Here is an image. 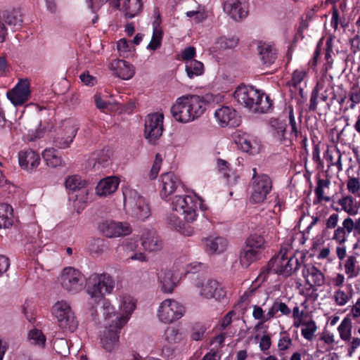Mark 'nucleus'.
Listing matches in <instances>:
<instances>
[{"mask_svg": "<svg viewBox=\"0 0 360 360\" xmlns=\"http://www.w3.org/2000/svg\"><path fill=\"white\" fill-rule=\"evenodd\" d=\"M200 205V200L194 196H174L172 202V212L167 217L168 224L174 229L181 231L184 227V222L191 223L197 219Z\"/></svg>", "mask_w": 360, "mask_h": 360, "instance_id": "1", "label": "nucleus"}, {"mask_svg": "<svg viewBox=\"0 0 360 360\" xmlns=\"http://www.w3.org/2000/svg\"><path fill=\"white\" fill-rule=\"evenodd\" d=\"M206 109V101L198 95H186L178 98L170 112L174 119L181 123H188L201 117Z\"/></svg>", "mask_w": 360, "mask_h": 360, "instance_id": "2", "label": "nucleus"}, {"mask_svg": "<svg viewBox=\"0 0 360 360\" xmlns=\"http://www.w3.org/2000/svg\"><path fill=\"white\" fill-rule=\"evenodd\" d=\"M233 96L240 105L252 112L266 113L272 108L269 97L252 86H239L234 91Z\"/></svg>", "mask_w": 360, "mask_h": 360, "instance_id": "3", "label": "nucleus"}, {"mask_svg": "<svg viewBox=\"0 0 360 360\" xmlns=\"http://www.w3.org/2000/svg\"><path fill=\"white\" fill-rule=\"evenodd\" d=\"M300 266L299 259L295 256H288L286 250H281L276 255L270 259L266 270L262 271L259 277L265 280L266 275L269 273L288 276L295 272Z\"/></svg>", "mask_w": 360, "mask_h": 360, "instance_id": "4", "label": "nucleus"}, {"mask_svg": "<svg viewBox=\"0 0 360 360\" xmlns=\"http://www.w3.org/2000/svg\"><path fill=\"white\" fill-rule=\"evenodd\" d=\"M115 281L109 274H94L88 280L86 293L96 302L103 300L105 295L111 294L115 288Z\"/></svg>", "mask_w": 360, "mask_h": 360, "instance_id": "5", "label": "nucleus"}, {"mask_svg": "<svg viewBox=\"0 0 360 360\" xmlns=\"http://www.w3.org/2000/svg\"><path fill=\"white\" fill-rule=\"evenodd\" d=\"M107 311L112 309L107 304ZM108 312L103 316L102 325L103 330L100 332V340L102 347L108 352H112L117 350L120 345V332L123 326L114 322L112 319H109Z\"/></svg>", "mask_w": 360, "mask_h": 360, "instance_id": "6", "label": "nucleus"}, {"mask_svg": "<svg viewBox=\"0 0 360 360\" xmlns=\"http://www.w3.org/2000/svg\"><path fill=\"white\" fill-rule=\"evenodd\" d=\"M107 304L112 308L108 311L109 319H112L114 322L122 326H124L127 323L136 308V302L129 295L120 296L119 314L116 313L114 306L109 300H104L102 305L103 316H105Z\"/></svg>", "mask_w": 360, "mask_h": 360, "instance_id": "7", "label": "nucleus"}, {"mask_svg": "<svg viewBox=\"0 0 360 360\" xmlns=\"http://www.w3.org/2000/svg\"><path fill=\"white\" fill-rule=\"evenodd\" d=\"M124 204L131 210V214L141 220L148 219L150 209L146 199L135 190L127 189L123 192Z\"/></svg>", "mask_w": 360, "mask_h": 360, "instance_id": "8", "label": "nucleus"}, {"mask_svg": "<svg viewBox=\"0 0 360 360\" xmlns=\"http://www.w3.org/2000/svg\"><path fill=\"white\" fill-rule=\"evenodd\" d=\"M196 292L202 299L223 300L226 296L224 286L217 281L205 278H197L194 283Z\"/></svg>", "mask_w": 360, "mask_h": 360, "instance_id": "9", "label": "nucleus"}, {"mask_svg": "<svg viewBox=\"0 0 360 360\" xmlns=\"http://www.w3.org/2000/svg\"><path fill=\"white\" fill-rule=\"evenodd\" d=\"M185 313V307L174 299H165L157 310L158 320L164 323H172L180 319Z\"/></svg>", "mask_w": 360, "mask_h": 360, "instance_id": "10", "label": "nucleus"}, {"mask_svg": "<svg viewBox=\"0 0 360 360\" xmlns=\"http://www.w3.org/2000/svg\"><path fill=\"white\" fill-rule=\"evenodd\" d=\"M53 314L57 319L59 327L70 332H74L78 326L74 312L65 301H58L52 307Z\"/></svg>", "mask_w": 360, "mask_h": 360, "instance_id": "11", "label": "nucleus"}, {"mask_svg": "<svg viewBox=\"0 0 360 360\" xmlns=\"http://www.w3.org/2000/svg\"><path fill=\"white\" fill-rule=\"evenodd\" d=\"M302 275L309 287L306 290H300V293L306 297L309 295L311 290L316 291V288L321 287L325 284L324 274L312 264H307L303 266Z\"/></svg>", "mask_w": 360, "mask_h": 360, "instance_id": "12", "label": "nucleus"}, {"mask_svg": "<svg viewBox=\"0 0 360 360\" xmlns=\"http://www.w3.org/2000/svg\"><path fill=\"white\" fill-rule=\"evenodd\" d=\"M60 283L66 291L77 293L83 288V276L78 270L72 267H66L60 274Z\"/></svg>", "mask_w": 360, "mask_h": 360, "instance_id": "13", "label": "nucleus"}, {"mask_svg": "<svg viewBox=\"0 0 360 360\" xmlns=\"http://www.w3.org/2000/svg\"><path fill=\"white\" fill-rule=\"evenodd\" d=\"M272 189V181L266 174H259L252 181L250 201L253 203L263 202Z\"/></svg>", "mask_w": 360, "mask_h": 360, "instance_id": "14", "label": "nucleus"}, {"mask_svg": "<svg viewBox=\"0 0 360 360\" xmlns=\"http://www.w3.org/2000/svg\"><path fill=\"white\" fill-rule=\"evenodd\" d=\"M163 114L155 112L146 116L145 120L144 137L154 143L162 134Z\"/></svg>", "mask_w": 360, "mask_h": 360, "instance_id": "15", "label": "nucleus"}, {"mask_svg": "<svg viewBox=\"0 0 360 360\" xmlns=\"http://www.w3.org/2000/svg\"><path fill=\"white\" fill-rule=\"evenodd\" d=\"M98 229L108 238L125 236L132 232V228L129 223L110 220L101 223Z\"/></svg>", "mask_w": 360, "mask_h": 360, "instance_id": "16", "label": "nucleus"}, {"mask_svg": "<svg viewBox=\"0 0 360 360\" xmlns=\"http://www.w3.org/2000/svg\"><path fill=\"white\" fill-rule=\"evenodd\" d=\"M63 133L54 139V146L59 149L70 148L75 139L79 127L76 122L72 120H65L63 124Z\"/></svg>", "mask_w": 360, "mask_h": 360, "instance_id": "17", "label": "nucleus"}, {"mask_svg": "<svg viewBox=\"0 0 360 360\" xmlns=\"http://www.w3.org/2000/svg\"><path fill=\"white\" fill-rule=\"evenodd\" d=\"M31 95L30 82L27 79H20L18 84L6 93L8 100L14 105H22L27 102Z\"/></svg>", "mask_w": 360, "mask_h": 360, "instance_id": "18", "label": "nucleus"}, {"mask_svg": "<svg viewBox=\"0 0 360 360\" xmlns=\"http://www.w3.org/2000/svg\"><path fill=\"white\" fill-rule=\"evenodd\" d=\"M235 142L242 150L250 155L258 154L262 150L260 140L246 133H238L235 136Z\"/></svg>", "mask_w": 360, "mask_h": 360, "instance_id": "19", "label": "nucleus"}, {"mask_svg": "<svg viewBox=\"0 0 360 360\" xmlns=\"http://www.w3.org/2000/svg\"><path fill=\"white\" fill-rule=\"evenodd\" d=\"M18 163L21 169L32 172L40 165L39 155L32 149L20 150L18 154Z\"/></svg>", "mask_w": 360, "mask_h": 360, "instance_id": "20", "label": "nucleus"}, {"mask_svg": "<svg viewBox=\"0 0 360 360\" xmlns=\"http://www.w3.org/2000/svg\"><path fill=\"white\" fill-rule=\"evenodd\" d=\"M217 122L222 127L238 125L239 120L236 110L229 106H222L214 112Z\"/></svg>", "mask_w": 360, "mask_h": 360, "instance_id": "21", "label": "nucleus"}, {"mask_svg": "<svg viewBox=\"0 0 360 360\" xmlns=\"http://www.w3.org/2000/svg\"><path fill=\"white\" fill-rule=\"evenodd\" d=\"M223 10L235 20L245 18L248 15L246 3L243 0H227L223 4Z\"/></svg>", "mask_w": 360, "mask_h": 360, "instance_id": "22", "label": "nucleus"}, {"mask_svg": "<svg viewBox=\"0 0 360 360\" xmlns=\"http://www.w3.org/2000/svg\"><path fill=\"white\" fill-rule=\"evenodd\" d=\"M109 68L113 75L125 80L131 79L135 73L134 66L124 60L115 59L112 60Z\"/></svg>", "mask_w": 360, "mask_h": 360, "instance_id": "23", "label": "nucleus"}, {"mask_svg": "<svg viewBox=\"0 0 360 360\" xmlns=\"http://www.w3.org/2000/svg\"><path fill=\"white\" fill-rule=\"evenodd\" d=\"M141 245L146 251L158 252L162 249L163 243L153 230H145L141 237Z\"/></svg>", "mask_w": 360, "mask_h": 360, "instance_id": "24", "label": "nucleus"}, {"mask_svg": "<svg viewBox=\"0 0 360 360\" xmlns=\"http://www.w3.org/2000/svg\"><path fill=\"white\" fill-rule=\"evenodd\" d=\"M160 195L166 198L172 195L181 185L180 179L172 172H167L161 175Z\"/></svg>", "mask_w": 360, "mask_h": 360, "instance_id": "25", "label": "nucleus"}, {"mask_svg": "<svg viewBox=\"0 0 360 360\" xmlns=\"http://www.w3.org/2000/svg\"><path fill=\"white\" fill-rule=\"evenodd\" d=\"M158 276L160 290L165 293L172 292L177 285L173 271L167 269H161Z\"/></svg>", "mask_w": 360, "mask_h": 360, "instance_id": "26", "label": "nucleus"}, {"mask_svg": "<svg viewBox=\"0 0 360 360\" xmlns=\"http://www.w3.org/2000/svg\"><path fill=\"white\" fill-rule=\"evenodd\" d=\"M120 180L116 176H108L101 179L96 187V193L101 197H107L114 193L118 188Z\"/></svg>", "mask_w": 360, "mask_h": 360, "instance_id": "27", "label": "nucleus"}, {"mask_svg": "<svg viewBox=\"0 0 360 360\" xmlns=\"http://www.w3.org/2000/svg\"><path fill=\"white\" fill-rule=\"evenodd\" d=\"M205 250L212 254H220L224 252L228 247L226 238L221 236H209L203 239Z\"/></svg>", "mask_w": 360, "mask_h": 360, "instance_id": "28", "label": "nucleus"}, {"mask_svg": "<svg viewBox=\"0 0 360 360\" xmlns=\"http://www.w3.org/2000/svg\"><path fill=\"white\" fill-rule=\"evenodd\" d=\"M257 51L262 63L269 66L274 63L276 58L275 48L267 43L259 42L257 46Z\"/></svg>", "mask_w": 360, "mask_h": 360, "instance_id": "29", "label": "nucleus"}, {"mask_svg": "<svg viewBox=\"0 0 360 360\" xmlns=\"http://www.w3.org/2000/svg\"><path fill=\"white\" fill-rule=\"evenodd\" d=\"M163 340L169 345L185 343L186 338L181 330L175 326H169L166 328Z\"/></svg>", "mask_w": 360, "mask_h": 360, "instance_id": "30", "label": "nucleus"}, {"mask_svg": "<svg viewBox=\"0 0 360 360\" xmlns=\"http://www.w3.org/2000/svg\"><path fill=\"white\" fill-rule=\"evenodd\" d=\"M345 218L341 226H338L333 231L331 240H334L338 245H343L347 242V238L351 234V231Z\"/></svg>", "mask_w": 360, "mask_h": 360, "instance_id": "31", "label": "nucleus"}, {"mask_svg": "<svg viewBox=\"0 0 360 360\" xmlns=\"http://www.w3.org/2000/svg\"><path fill=\"white\" fill-rule=\"evenodd\" d=\"M141 0H124L122 10L126 18H132L142 9Z\"/></svg>", "mask_w": 360, "mask_h": 360, "instance_id": "32", "label": "nucleus"}, {"mask_svg": "<svg viewBox=\"0 0 360 360\" xmlns=\"http://www.w3.org/2000/svg\"><path fill=\"white\" fill-rule=\"evenodd\" d=\"M42 158L47 166L57 167L64 165L63 158L58 155L56 150L53 148L45 149L42 153Z\"/></svg>", "mask_w": 360, "mask_h": 360, "instance_id": "33", "label": "nucleus"}, {"mask_svg": "<svg viewBox=\"0 0 360 360\" xmlns=\"http://www.w3.org/2000/svg\"><path fill=\"white\" fill-rule=\"evenodd\" d=\"M13 223V208L8 204H0V229L11 227Z\"/></svg>", "mask_w": 360, "mask_h": 360, "instance_id": "34", "label": "nucleus"}, {"mask_svg": "<svg viewBox=\"0 0 360 360\" xmlns=\"http://www.w3.org/2000/svg\"><path fill=\"white\" fill-rule=\"evenodd\" d=\"M337 203L341 206V210L351 216L356 215L358 212V207L354 198L349 195H342L338 199Z\"/></svg>", "mask_w": 360, "mask_h": 360, "instance_id": "35", "label": "nucleus"}, {"mask_svg": "<svg viewBox=\"0 0 360 360\" xmlns=\"http://www.w3.org/2000/svg\"><path fill=\"white\" fill-rule=\"evenodd\" d=\"M260 254L257 250L245 246L240 253V263L242 266L248 268L252 263L259 258Z\"/></svg>", "mask_w": 360, "mask_h": 360, "instance_id": "36", "label": "nucleus"}, {"mask_svg": "<svg viewBox=\"0 0 360 360\" xmlns=\"http://www.w3.org/2000/svg\"><path fill=\"white\" fill-rule=\"evenodd\" d=\"M74 198L73 206L77 212L79 214L89 201V190L87 188L79 189Z\"/></svg>", "mask_w": 360, "mask_h": 360, "instance_id": "37", "label": "nucleus"}, {"mask_svg": "<svg viewBox=\"0 0 360 360\" xmlns=\"http://www.w3.org/2000/svg\"><path fill=\"white\" fill-rule=\"evenodd\" d=\"M330 184V180L322 179H318L317 185L314 191L316 197L314 201V204H319L323 201L328 202L331 200L330 197L324 195V188H329Z\"/></svg>", "mask_w": 360, "mask_h": 360, "instance_id": "38", "label": "nucleus"}, {"mask_svg": "<svg viewBox=\"0 0 360 360\" xmlns=\"http://www.w3.org/2000/svg\"><path fill=\"white\" fill-rule=\"evenodd\" d=\"M185 70L187 76L190 79L202 75L204 72V65L200 61L194 60L186 62Z\"/></svg>", "mask_w": 360, "mask_h": 360, "instance_id": "39", "label": "nucleus"}, {"mask_svg": "<svg viewBox=\"0 0 360 360\" xmlns=\"http://www.w3.org/2000/svg\"><path fill=\"white\" fill-rule=\"evenodd\" d=\"M340 338L342 341L349 340L352 332V323L349 317H345L338 327Z\"/></svg>", "mask_w": 360, "mask_h": 360, "instance_id": "40", "label": "nucleus"}, {"mask_svg": "<svg viewBox=\"0 0 360 360\" xmlns=\"http://www.w3.org/2000/svg\"><path fill=\"white\" fill-rule=\"evenodd\" d=\"M159 23L160 22L158 20H155L153 22V36L150 43L147 46L148 49L155 51L158 49L161 45L163 34L162 29L159 26Z\"/></svg>", "mask_w": 360, "mask_h": 360, "instance_id": "41", "label": "nucleus"}, {"mask_svg": "<svg viewBox=\"0 0 360 360\" xmlns=\"http://www.w3.org/2000/svg\"><path fill=\"white\" fill-rule=\"evenodd\" d=\"M27 340L31 345L44 347L46 341L45 335L37 328L31 329L27 334Z\"/></svg>", "mask_w": 360, "mask_h": 360, "instance_id": "42", "label": "nucleus"}, {"mask_svg": "<svg viewBox=\"0 0 360 360\" xmlns=\"http://www.w3.org/2000/svg\"><path fill=\"white\" fill-rule=\"evenodd\" d=\"M252 308V317L259 321V322L255 326L254 329L256 331L262 330L266 331L267 330V327L264 326V323L266 322L264 311L258 305H254Z\"/></svg>", "mask_w": 360, "mask_h": 360, "instance_id": "43", "label": "nucleus"}, {"mask_svg": "<svg viewBox=\"0 0 360 360\" xmlns=\"http://www.w3.org/2000/svg\"><path fill=\"white\" fill-rule=\"evenodd\" d=\"M245 246L261 253L265 248V240L261 235L254 233L247 238Z\"/></svg>", "mask_w": 360, "mask_h": 360, "instance_id": "44", "label": "nucleus"}, {"mask_svg": "<svg viewBox=\"0 0 360 360\" xmlns=\"http://www.w3.org/2000/svg\"><path fill=\"white\" fill-rule=\"evenodd\" d=\"M352 297V292L351 291H345L341 289H338L334 292L333 298L334 302L337 306L342 307L346 305L348 302Z\"/></svg>", "mask_w": 360, "mask_h": 360, "instance_id": "45", "label": "nucleus"}, {"mask_svg": "<svg viewBox=\"0 0 360 360\" xmlns=\"http://www.w3.org/2000/svg\"><path fill=\"white\" fill-rule=\"evenodd\" d=\"M85 181L78 175L70 176L65 181V186L70 190L77 192L79 189L85 188Z\"/></svg>", "mask_w": 360, "mask_h": 360, "instance_id": "46", "label": "nucleus"}, {"mask_svg": "<svg viewBox=\"0 0 360 360\" xmlns=\"http://www.w3.org/2000/svg\"><path fill=\"white\" fill-rule=\"evenodd\" d=\"M1 19L4 20V24L6 22L8 25L13 27L21 25L22 22L18 12L15 11L4 13Z\"/></svg>", "mask_w": 360, "mask_h": 360, "instance_id": "47", "label": "nucleus"}, {"mask_svg": "<svg viewBox=\"0 0 360 360\" xmlns=\"http://www.w3.org/2000/svg\"><path fill=\"white\" fill-rule=\"evenodd\" d=\"M316 330L317 326L316 322L313 319H310L307 321H304L301 333L304 339L311 340Z\"/></svg>", "mask_w": 360, "mask_h": 360, "instance_id": "48", "label": "nucleus"}, {"mask_svg": "<svg viewBox=\"0 0 360 360\" xmlns=\"http://www.w3.org/2000/svg\"><path fill=\"white\" fill-rule=\"evenodd\" d=\"M356 258L354 256H349L345 260L344 266L345 274L349 278H354L358 275V271L356 269Z\"/></svg>", "mask_w": 360, "mask_h": 360, "instance_id": "49", "label": "nucleus"}, {"mask_svg": "<svg viewBox=\"0 0 360 360\" xmlns=\"http://www.w3.org/2000/svg\"><path fill=\"white\" fill-rule=\"evenodd\" d=\"M342 155L339 150L328 151L327 160L330 161V165L336 166L338 172L342 170V165L341 162Z\"/></svg>", "mask_w": 360, "mask_h": 360, "instance_id": "50", "label": "nucleus"}, {"mask_svg": "<svg viewBox=\"0 0 360 360\" xmlns=\"http://www.w3.org/2000/svg\"><path fill=\"white\" fill-rule=\"evenodd\" d=\"M238 42V39L235 37H220L217 39L216 43L219 49H226L236 47Z\"/></svg>", "mask_w": 360, "mask_h": 360, "instance_id": "51", "label": "nucleus"}, {"mask_svg": "<svg viewBox=\"0 0 360 360\" xmlns=\"http://www.w3.org/2000/svg\"><path fill=\"white\" fill-rule=\"evenodd\" d=\"M55 351L60 355L66 356L69 354V346L68 341L63 338H58L53 341V344Z\"/></svg>", "mask_w": 360, "mask_h": 360, "instance_id": "52", "label": "nucleus"}, {"mask_svg": "<svg viewBox=\"0 0 360 360\" xmlns=\"http://www.w3.org/2000/svg\"><path fill=\"white\" fill-rule=\"evenodd\" d=\"M347 188L350 193L356 196H360L359 179L355 177H349L347 181Z\"/></svg>", "mask_w": 360, "mask_h": 360, "instance_id": "53", "label": "nucleus"}, {"mask_svg": "<svg viewBox=\"0 0 360 360\" xmlns=\"http://www.w3.org/2000/svg\"><path fill=\"white\" fill-rule=\"evenodd\" d=\"M347 347V356L352 357L357 348L360 347V338L351 337L349 340L344 341Z\"/></svg>", "mask_w": 360, "mask_h": 360, "instance_id": "54", "label": "nucleus"}, {"mask_svg": "<svg viewBox=\"0 0 360 360\" xmlns=\"http://www.w3.org/2000/svg\"><path fill=\"white\" fill-rule=\"evenodd\" d=\"M117 49L121 57H127L131 51L130 44L125 39H121L117 43Z\"/></svg>", "mask_w": 360, "mask_h": 360, "instance_id": "55", "label": "nucleus"}, {"mask_svg": "<svg viewBox=\"0 0 360 360\" xmlns=\"http://www.w3.org/2000/svg\"><path fill=\"white\" fill-rule=\"evenodd\" d=\"M162 162V159L161 158V155L157 154L153 165L149 172V178L150 179H155L158 176V174L161 167Z\"/></svg>", "mask_w": 360, "mask_h": 360, "instance_id": "56", "label": "nucleus"}, {"mask_svg": "<svg viewBox=\"0 0 360 360\" xmlns=\"http://www.w3.org/2000/svg\"><path fill=\"white\" fill-rule=\"evenodd\" d=\"M307 72L303 69H297L292 72L291 83L294 86L300 84L305 78Z\"/></svg>", "mask_w": 360, "mask_h": 360, "instance_id": "57", "label": "nucleus"}, {"mask_svg": "<svg viewBox=\"0 0 360 360\" xmlns=\"http://www.w3.org/2000/svg\"><path fill=\"white\" fill-rule=\"evenodd\" d=\"M351 233H354V236H360V217L354 220L352 218L346 217Z\"/></svg>", "mask_w": 360, "mask_h": 360, "instance_id": "58", "label": "nucleus"}, {"mask_svg": "<svg viewBox=\"0 0 360 360\" xmlns=\"http://www.w3.org/2000/svg\"><path fill=\"white\" fill-rule=\"evenodd\" d=\"M137 248L136 244L132 241H127L122 243L119 247V251H122L126 254V256L128 257L129 255L133 254V252L136 250Z\"/></svg>", "mask_w": 360, "mask_h": 360, "instance_id": "59", "label": "nucleus"}, {"mask_svg": "<svg viewBox=\"0 0 360 360\" xmlns=\"http://www.w3.org/2000/svg\"><path fill=\"white\" fill-rule=\"evenodd\" d=\"M319 340L323 342L328 347H333L335 343V335L333 333L325 330L320 335Z\"/></svg>", "mask_w": 360, "mask_h": 360, "instance_id": "60", "label": "nucleus"}, {"mask_svg": "<svg viewBox=\"0 0 360 360\" xmlns=\"http://www.w3.org/2000/svg\"><path fill=\"white\" fill-rule=\"evenodd\" d=\"M183 60L188 62L189 60H194L195 56V49L193 46H188L185 48L181 54Z\"/></svg>", "mask_w": 360, "mask_h": 360, "instance_id": "61", "label": "nucleus"}, {"mask_svg": "<svg viewBox=\"0 0 360 360\" xmlns=\"http://www.w3.org/2000/svg\"><path fill=\"white\" fill-rule=\"evenodd\" d=\"M349 99L352 101L350 108L354 109L356 105L360 103V88L354 87L352 89Z\"/></svg>", "mask_w": 360, "mask_h": 360, "instance_id": "62", "label": "nucleus"}, {"mask_svg": "<svg viewBox=\"0 0 360 360\" xmlns=\"http://www.w3.org/2000/svg\"><path fill=\"white\" fill-rule=\"evenodd\" d=\"M346 317L354 320L360 318V298L357 299L356 302L351 307L349 313Z\"/></svg>", "mask_w": 360, "mask_h": 360, "instance_id": "63", "label": "nucleus"}, {"mask_svg": "<svg viewBox=\"0 0 360 360\" xmlns=\"http://www.w3.org/2000/svg\"><path fill=\"white\" fill-rule=\"evenodd\" d=\"M186 15L189 18H193L196 23L202 22L207 18L205 13L199 11H188Z\"/></svg>", "mask_w": 360, "mask_h": 360, "instance_id": "64", "label": "nucleus"}]
</instances>
